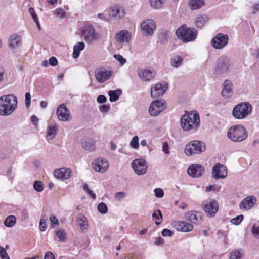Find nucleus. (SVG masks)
Segmentation results:
<instances>
[{
  "label": "nucleus",
  "mask_w": 259,
  "mask_h": 259,
  "mask_svg": "<svg viewBox=\"0 0 259 259\" xmlns=\"http://www.w3.org/2000/svg\"><path fill=\"white\" fill-rule=\"evenodd\" d=\"M22 43V37L17 34L14 33L10 35L9 39V45L11 48H17Z\"/></svg>",
  "instance_id": "obj_28"
},
{
  "label": "nucleus",
  "mask_w": 259,
  "mask_h": 259,
  "mask_svg": "<svg viewBox=\"0 0 259 259\" xmlns=\"http://www.w3.org/2000/svg\"><path fill=\"white\" fill-rule=\"evenodd\" d=\"M165 0H149L150 6L155 9H161Z\"/></svg>",
  "instance_id": "obj_39"
},
{
  "label": "nucleus",
  "mask_w": 259,
  "mask_h": 259,
  "mask_svg": "<svg viewBox=\"0 0 259 259\" xmlns=\"http://www.w3.org/2000/svg\"><path fill=\"white\" fill-rule=\"evenodd\" d=\"M47 229L46 220L44 219H41L39 222V229L41 231H44Z\"/></svg>",
  "instance_id": "obj_55"
},
{
  "label": "nucleus",
  "mask_w": 259,
  "mask_h": 259,
  "mask_svg": "<svg viewBox=\"0 0 259 259\" xmlns=\"http://www.w3.org/2000/svg\"><path fill=\"white\" fill-rule=\"evenodd\" d=\"M49 64L52 66H55L57 65L58 61L56 57L53 56L51 57L49 60Z\"/></svg>",
  "instance_id": "obj_59"
},
{
  "label": "nucleus",
  "mask_w": 259,
  "mask_h": 259,
  "mask_svg": "<svg viewBox=\"0 0 259 259\" xmlns=\"http://www.w3.org/2000/svg\"><path fill=\"white\" fill-rule=\"evenodd\" d=\"M176 34L180 40L188 42L195 40L197 31L194 28L188 27L184 24L177 29Z\"/></svg>",
  "instance_id": "obj_4"
},
{
  "label": "nucleus",
  "mask_w": 259,
  "mask_h": 259,
  "mask_svg": "<svg viewBox=\"0 0 259 259\" xmlns=\"http://www.w3.org/2000/svg\"><path fill=\"white\" fill-rule=\"evenodd\" d=\"M206 149L205 144L200 141L194 140L188 143L185 147V153L188 156L200 154Z\"/></svg>",
  "instance_id": "obj_7"
},
{
  "label": "nucleus",
  "mask_w": 259,
  "mask_h": 259,
  "mask_svg": "<svg viewBox=\"0 0 259 259\" xmlns=\"http://www.w3.org/2000/svg\"><path fill=\"white\" fill-rule=\"evenodd\" d=\"M229 41V37L227 34L218 33L211 40L212 46L216 49H222L226 47Z\"/></svg>",
  "instance_id": "obj_11"
},
{
  "label": "nucleus",
  "mask_w": 259,
  "mask_h": 259,
  "mask_svg": "<svg viewBox=\"0 0 259 259\" xmlns=\"http://www.w3.org/2000/svg\"><path fill=\"white\" fill-rule=\"evenodd\" d=\"M185 218L191 223L195 224H200L202 221L201 213L195 210H191L186 212Z\"/></svg>",
  "instance_id": "obj_20"
},
{
  "label": "nucleus",
  "mask_w": 259,
  "mask_h": 259,
  "mask_svg": "<svg viewBox=\"0 0 259 259\" xmlns=\"http://www.w3.org/2000/svg\"><path fill=\"white\" fill-rule=\"evenodd\" d=\"M174 234V233L172 231L168 229H164L162 231V235L164 236H172Z\"/></svg>",
  "instance_id": "obj_56"
},
{
  "label": "nucleus",
  "mask_w": 259,
  "mask_h": 259,
  "mask_svg": "<svg viewBox=\"0 0 259 259\" xmlns=\"http://www.w3.org/2000/svg\"><path fill=\"white\" fill-rule=\"evenodd\" d=\"M200 124V117L196 111L187 112L181 118V126L185 131H196Z\"/></svg>",
  "instance_id": "obj_1"
},
{
  "label": "nucleus",
  "mask_w": 259,
  "mask_h": 259,
  "mask_svg": "<svg viewBox=\"0 0 259 259\" xmlns=\"http://www.w3.org/2000/svg\"><path fill=\"white\" fill-rule=\"evenodd\" d=\"M114 58L119 61L121 65H123L126 62V59L124 58L121 55L115 54L114 55Z\"/></svg>",
  "instance_id": "obj_50"
},
{
  "label": "nucleus",
  "mask_w": 259,
  "mask_h": 259,
  "mask_svg": "<svg viewBox=\"0 0 259 259\" xmlns=\"http://www.w3.org/2000/svg\"><path fill=\"white\" fill-rule=\"evenodd\" d=\"M126 196V193L123 192H118L115 194V198L116 200L119 201L123 199Z\"/></svg>",
  "instance_id": "obj_54"
},
{
  "label": "nucleus",
  "mask_w": 259,
  "mask_h": 259,
  "mask_svg": "<svg viewBox=\"0 0 259 259\" xmlns=\"http://www.w3.org/2000/svg\"><path fill=\"white\" fill-rule=\"evenodd\" d=\"M44 259H55V257L52 253L47 252L45 255Z\"/></svg>",
  "instance_id": "obj_64"
},
{
  "label": "nucleus",
  "mask_w": 259,
  "mask_h": 259,
  "mask_svg": "<svg viewBox=\"0 0 259 259\" xmlns=\"http://www.w3.org/2000/svg\"><path fill=\"white\" fill-rule=\"evenodd\" d=\"M204 171V167L202 165L194 164L188 167L187 169V173L192 177L198 178L202 176Z\"/></svg>",
  "instance_id": "obj_19"
},
{
  "label": "nucleus",
  "mask_w": 259,
  "mask_h": 259,
  "mask_svg": "<svg viewBox=\"0 0 259 259\" xmlns=\"http://www.w3.org/2000/svg\"><path fill=\"white\" fill-rule=\"evenodd\" d=\"M154 192L155 193V195L156 197L158 198H161L164 195V192L162 189L161 188H156L154 190Z\"/></svg>",
  "instance_id": "obj_53"
},
{
  "label": "nucleus",
  "mask_w": 259,
  "mask_h": 259,
  "mask_svg": "<svg viewBox=\"0 0 259 259\" xmlns=\"http://www.w3.org/2000/svg\"><path fill=\"white\" fill-rule=\"evenodd\" d=\"M115 39L119 44L128 43L131 39V34L126 30H122L115 35Z\"/></svg>",
  "instance_id": "obj_24"
},
{
  "label": "nucleus",
  "mask_w": 259,
  "mask_h": 259,
  "mask_svg": "<svg viewBox=\"0 0 259 259\" xmlns=\"http://www.w3.org/2000/svg\"><path fill=\"white\" fill-rule=\"evenodd\" d=\"M92 168L96 172L104 173L109 168V163L104 158H98L93 161Z\"/></svg>",
  "instance_id": "obj_15"
},
{
  "label": "nucleus",
  "mask_w": 259,
  "mask_h": 259,
  "mask_svg": "<svg viewBox=\"0 0 259 259\" xmlns=\"http://www.w3.org/2000/svg\"><path fill=\"white\" fill-rule=\"evenodd\" d=\"M209 18L205 14H200L197 16L195 20V25L197 28H203L209 21Z\"/></svg>",
  "instance_id": "obj_27"
},
{
  "label": "nucleus",
  "mask_w": 259,
  "mask_h": 259,
  "mask_svg": "<svg viewBox=\"0 0 259 259\" xmlns=\"http://www.w3.org/2000/svg\"><path fill=\"white\" fill-rule=\"evenodd\" d=\"M110 110V106L107 105H102L99 107V110L102 113H107Z\"/></svg>",
  "instance_id": "obj_58"
},
{
  "label": "nucleus",
  "mask_w": 259,
  "mask_h": 259,
  "mask_svg": "<svg viewBox=\"0 0 259 259\" xmlns=\"http://www.w3.org/2000/svg\"><path fill=\"white\" fill-rule=\"evenodd\" d=\"M54 14L59 18L63 19L65 17L66 13L62 8H57L54 11Z\"/></svg>",
  "instance_id": "obj_44"
},
{
  "label": "nucleus",
  "mask_w": 259,
  "mask_h": 259,
  "mask_svg": "<svg viewBox=\"0 0 259 259\" xmlns=\"http://www.w3.org/2000/svg\"><path fill=\"white\" fill-rule=\"evenodd\" d=\"M162 151L165 154H169V146L167 142L163 143L162 145Z\"/></svg>",
  "instance_id": "obj_61"
},
{
  "label": "nucleus",
  "mask_w": 259,
  "mask_h": 259,
  "mask_svg": "<svg viewBox=\"0 0 259 259\" xmlns=\"http://www.w3.org/2000/svg\"><path fill=\"white\" fill-rule=\"evenodd\" d=\"M98 210L101 213L105 214L107 212V206L105 203H100L98 205Z\"/></svg>",
  "instance_id": "obj_46"
},
{
  "label": "nucleus",
  "mask_w": 259,
  "mask_h": 259,
  "mask_svg": "<svg viewBox=\"0 0 259 259\" xmlns=\"http://www.w3.org/2000/svg\"><path fill=\"white\" fill-rule=\"evenodd\" d=\"M204 211L210 217H213L219 210L218 203L214 199H209L204 201L202 204Z\"/></svg>",
  "instance_id": "obj_10"
},
{
  "label": "nucleus",
  "mask_w": 259,
  "mask_h": 259,
  "mask_svg": "<svg viewBox=\"0 0 259 259\" xmlns=\"http://www.w3.org/2000/svg\"><path fill=\"white\" fill-rule=\"evenodd\" d=\"M130 146L135 149H138L139 147V137L138 136H134L130 142Z\"/></svg>",
  "instance_id": "obj_43"
},
{
  "label": "nucleus",
  "mask_w": 259,
  "mask_h": 259,
  "mask_svg": "<svg viewBox=\"0 0 259 259\" xmlns=\"http://www.w3.org/2000/svg\"><path fill=\"white\" fill-rule=\"evenodd\" d=\"M81 35L88 43H91L100 38V35L96 32L95 28L91 25H87L82 28Z\"/></svg>",
  "instance_id": "obj_8"
},
{
  "label": "nucleus",
  "mask_w": 259,
  "mask_h": 259,
  "mask_svg": "<svg viewBox=\"0 0 259 259\" xmlns=\"http://www.w3.org/2000/svg\"><path fill=\"white\" fill-rule=\"evenodd\" d=\"M137 74L143 81H150L155 77L156 73L153 69L139 68L137 70Z\"/></svg>",
  "instance_id": "obj_18"
},
{
  "label": "nucleus",
  "mask_w": 259,
  "mask_h": 259,
  "mask_svg": "<svg viewBox=\"0 0 259 259\" xmlns=\"http://www.w3.org/2000/svg\"><path fill=\"white\" fill-rule=\"evenodd\" d=\"M204 5V0H190L189 2V6L192 10L200 9Z\"/></svg>",
  "instance_id": "obj_30"
},
{
  "label": "nucleus",
  "mask_w": 259,
  "mask_h": 259,
  "mask_svg": "<svg viewBox=\"0 0 259 259\" xmlns=\"http://www.w3.org/2000/svg\"><path fill=\"white\" fill-rule=\"evenodd\" d=\"M243 252L241 250H235L230 252V259H241Z\"/></svg>",
  "instance_id": "obj_40"
},
{
  "label": "nucleus",
  "mask_w": 259,
  "mask_h": 259,
  "mask_svg": "<svg viewBox=\"0 0 259 259\" xmlns=\"http://www.w3.org/2000/svg\"><path fill=\"white\" fill-rule=\"evenodd\" d=\"M56 114L58 119L63 122L69 121L72 119L70 111L64 104H62L58 107Z\"/></svg>",
  "instance_id": "obj_13"
},
{
  "label": "nucleus",
  "mask_w": 259,
  "mask_h": 259,
  "mask_svg": "<svg viewBox=\"0 0 259 259\" xmlns=\"http://www.w3.org/2000/svg\"><path fill=\"white\" fill-rule=\"evenodd\" d=\"M122 94V91L120 89L115 90H110L108 92L109 96V100L111 102H115L119 99V96Z\"/></svg>",
  "instance_id": "obj_32"
},
{
  "label": "nucleus",
  "mask_w": 259,
  "mask_h": 259,
  "mask_svg": "<svg viewBox=\"0 0 259 259\" xmlns=\"http://www.w3.org/2000/svg\"><path fill=\"white\" fill-rule=\"evenodd\" d=\"M85 48V44L83 42H78L73 47V57L77 58L79 57L80 52Z\"/></svg>",
  "instance_id": "obj_31"
},
{
  "label": "nucleus",
  "mask_w": 259,
  "mask_h": 259,
  "mask_svg": "<svg viewBox=\"0 0 259 259\" xmlns=\"http://www.w3.org/2000/svg\"><path fill=\"white\" fill-rule=\"evenodd\" d=\"M55 232L56 236L58 238L60 241L64 242L66 240V233L64 230L59 229L55 230Z\"/></svg>",
  "instance_id": "obj_38"
},
{
  "label": "nucleus",
  "mask_w": 259,
  "mask_h": 259,
  "mask_svg": "<svg viewBox=\"0 0 259 259\" xmlns=\"http://www.w3.org/2000/svg\"><path fill=\"white\" fill-rule=\"evenodd\" d=\"M256 201V198L253 196L246 197L240 202V208L245 210H249L253 207Z\"/></svg>",
  "instance_id": "obj_22"
},
{
  "label": "nucleus",
  "mask_w": 259,
  "mask_h": 259,
  "mask_svg": "<svg viewBox=\"0 0 259 259\" xmlns=\"http://www.w3.org/2000/svg\"><path fill=\"white\" fill-rule=\"evenodd\" d=\"M183 63V59L179 56H175L171 59L170 64L175 67L178 68L180 67Z\"/></svg>",
  "instance_id": "obj_36"
},
{
  "label": "nucleus",
  "mask_w": 259,
  "mask_h": 259,
  "mask_svg": "<svg viewBox=\"0 0 259 259\" xmlns=\"http://www.w3.org/2000/svg\"><path fill=\"white\" fill-rule=\"evenodd\" d=\"M33 187L35 191L37 192H41L44 190V185L40 181H36L33 184Z\"/></svg>",
  "instance_id": "obj_45"
},
{
  "label": "nucleus",
  "mask_w": 259,
  "mask_h": 259,
  "mask_svg": "<svg viewBox=\"0 0 259 259\" xmlns=\"http://www.w3.org/2000/svg\"><path fill=\"white\" fill-rule=\"evenodd\" d=\"M175 226L178 231L184 232H190L193 229L192 223L186 221H177L175 223Z\"/></svg>",
  "instance_id": "obj_25"
},
{
  "label": "nucleus",
  "mask_w": 259,
  "mask_h": 259,
  "mask_svg": "<svg viewBox=\"0 0 259 259\" xmlns=\"http://www.w3.org/2000/svg\"><path fill=\"white\" fill-rule=\"evenodd\" d=\"M72 171L70 169L62 167L54 170V177L58 179L66 180L69 179L71 176Z\"/></svg>",
  "instance_id": "obj_21"
},
{
  "label": "nucleus",
  "mask_w": 259,
  "mask_h": 259,
  "mask_svg": "<svg viewBox=\"0 0 259 259\" xmlns=\"http://www.w3.org/2000/svg\"><path fill=\"white\" fill-rule=\"evenodd\" d=\"M58 130V125L56 124L51 125L48 127L47 132V136L49 137L50 139L55 138Z\"/></svg>",
  "instance_id": "obj_33"
},
{
  "label": "nucleus",
  "mask_w": 259,
  "mask_h": 259,
  "mask_svg": "<svg viewBox=\"0 0 259 259\" xmlns=\"http://www.w3.org/2000/svg\"><path fill=\"white\" fill-rule=\"evenodd\" d=\"M251 231L253 235L259 236V226L254 225L252 227Z\"/></svg>",
  "instance_id": "obj_60"
},
{
  "label": "nucleus",
  "mask_w": 259,
  "mask_h": 259,
  "mask_svg": "<svg viewBox=\"0 0 259 259\" xmlns=\"http://www.w3.org/2000/svg\"><path fill=\"white\" fill-rule=\"evenodd\" d=\"M141 29L144 35L151 36L156 29V23L152 19H147L141 24Z\"/></svg>",
  "instance_id": "obj_16"
},
{
  "label": "nucleus",
  "mask_w": 259,
  "mask_h": 259,
  "mask_svg": "<svg viewBox=\"0 0 259 259\" xmlns=\"http://www.w3.org/2000/svg\"><path fill=\"white\" fill-rule=\"evenodd\" d=\"M25 103L26 106L29 108L31 104V95L30 93L27 92L25 94Z\"/></svg>",
  "instance_id": "obj_51"
},
{
  "label": "nucleus",
  "mask_w": 259,
  "mask_h": 259,
  "mask_svg": "<svg viewBox=\"0 0 259 259\" xmlns=\"http://www.w3.org/2000/svg\"><path fill=\"white\" fill-rule=\"evenodd\" d=\"M212 176L216 180L225 178L227 176L226 167L222 164H216L212 168Z\"/></svg>",
  "instance_id": "obj_17"
},
{
  "label": "nucleus",
  "mask_w": 259,
  "mask_h": 259,
  "mask_svg": "<svg viewBox=\"0 0 259 259\" xmlns=\"http://www.w3.org/2000/svg\"><path fill=\"white\" fill-rule=\"evenodd\" d=\"M251 105L248 102H243L236 105L232 110L233 116L237 119H243L251 114Z\"/></svg>",
  "instance_id": "obj_6"
},
{
  "label": "nucleus",
  "mask_w": 259,
  "mask_h": 259,
  "mask_svg": "<svg viewBox=\"0 0 259 259\" xmlns=\"http://www.w3.org/2000/svg\"><path fill=\"white\" fill-rule=\"evenodd\" d=\"M223 97L228 98L233 94V84L231 82H224L221 92Z\"/></svg>",
  "instance_id": "obj_29"
},
{
  "label": "nucleus",
  "mask_w": 259,
  "mask_h": 259,
  "mask_svg": "<svg viewBox=\"0 0 259 259\" xmlns=\"http://www.w3.org/2000/svg\"><path fill=\"white\" fill-rule=\"evenodd\" d=\"M232 67V63L230 58L226 55H223L217 60L214 71L217 74L223 75L230 72Z\"/></svg>",
  "instance_id": "obj_5"
},
{
  "label": "nucleus",
  "mask_w": 259,
  "mask_h": 259,
  "mask_svg": "<svg viewBox=\"0 0 259 259\" xmlns=\"http://www.w3.org/2000/svg\"><path fill=\"white\" fill-rule=\"evenodd\" d=\"M169 31L167 30H162L159 36L160 41L163 44L166 42L169 39Z\"/></svg>",
  "instance_id": "obj_42"
},
{
  "label": "nucleus",
  "mask_w": 259,
  "mask_h": 259,
  "mask_svg": "<svg viewBox=\"0 0 259 259\" xmlns=\"http://www.w3.org/2000/svg\"><path fill=\"white\" fill-rule=\"evenodd\" d=\"M77 219L80 229L82 230L88 229L89 224L87 218L82 214H80L78 215Z\"/></svg>",
  "instance_id": "obj_34"
},
{
  "label": "nucleus",
  "mask_w": 259,
  "mask_h": 259,
  "mask_svg": "<svg viewBox=\"0 0 259 259\" xmlns=\"http://www.w3.org/2000/svg\"><path fill=\"white\" fill-rule=\"evenodd\" d=\"M167 108V103L164 100L153 101L150 104L149 112L151 116H157Z\"/></svg>",
  "instance_id": "obj_9"
},
{
  "label": "nucleus",
  "mask_w": 259,
  "mask_h": 259,
  "mask_svg": "<svg viewBox=\"0 0 259 259\" xmlns=\"http://www.w3.org/2000/svg\"><path fill=\"white\" fill-rule=\"evenodd\" d=\"M16 219L13 215L8 217L4 221V225L8 227H11L16 223Z\"/></svg>",
  "instance_id": "obj_41"
},
{
  "label": "nucleus",
  "mask_w": 259,
  "mask_h": 259,
  "mask_svg": "<svg viewBox=\"0 0 259 259\" xmlns=\"http://www.w3.org/2000/svg\"><path fill=\"white\" fill-rule=\"evenodd\" d=\"M109 15L111 17L120 19L124 17L125 12L122 7H112L109 10Z\"/></svg>",
  "instance_id": "obj_26"
},
{
  "label": "nucleus",
  "mask_w": 259,
  "mask_h": 259,
  "mask_svg": "<svg viewBox=\"0 0 259 259\" xmlns=\"http://www.w3.org/2000/svg\"><path fill=\"white\" fill-rule=\"evenodd\" d=\"M50 221L53 227H54L59 225V221L58 219L53 215H52L50 217Z\"/></svg>",
  "instance_id": "obj_52"
},
{
  "label": "nucleus",
  "mask_w": 259,
  "mask_h": 259,
  "mask_svg": "<svg viewBox=\"0 0 259 259\" xmlns=\"http://www.w3.org/2000/svg\"><path fill=\"white\" fill-rule=\"evenodd\" d=\"M112 71H108L104 68H100L96 72L95 76L97 81H106L113 75Z\"/></svg>",
  "instance_id": "obj_23"
},
{
  "label": "nucleus",
  "mask_w": 259,
  "mask_h": 259,
  "mask_svg": "<svg viewBox=\"0 0 259 259\" xmlns=\"http://www.w3.org/2000/svg\"><path fill=\"white\" fill-rule=\"evenodd\" d=\"M259 11V3H255L252 6V13L253 14H256Z\"/></svg>",
  "instance_id": "obj_63"
},
{
  "label": "nucleus",
  "mask_w": 259,
  "mask_h": 259,
  "mask_svg": "<svg viewBox=\"0 0 259 259\" xmlns=\"http://www.w3.org/2000/svg\"><path fill=\"white\" fill-rule=\"evenodd\" d=\"M17 107V99L13 94L3 95L0 97V115H11Z\"/></svg>",
  "instance_id": "obj_2"
},
{
  "label": "nucleus",
  "mask_w": 259,
  "mask_h": 259,
  "mask_svg": "<svg viewBox=\"0 0 259 259\" xmlns=\"http://www.w3.org/2000/svg\"><path fill=\"white\" fill-rule=\"evenodd\" d=\"M167 82H159L151 89V96L153 98H157L162 96L168 89Z\"/></svg>",
  "instance_id": "obj_14"
},
{
  "label": "nucleus",
  "mask_w": 259,
  "mask_h": 259,
  "mask_svg": "<svg viewBox=\"0 0 259 259\" xmlns=\"http://www.w3.org/2000/svg\"><path fill=\"white\" fill-rule=\"evenodd\" d=\"M97 101L99 103L103 104L107 101V98L104 95H100L97 97Z\"/></svg>",
  "instance_id": "obj_57"
},
{
  "label": "nucleus",
  "mask_w": 259,
  "mask_h": 259,
  "mask_svg": "<svg viewBox=\"0 0 259 259\" xmlns=\"http://www.w3.org/2000/svg\"><path fill=\"white\" fill-rule=\"evenodd\" d=\"M132 167L135 173L139 176L145 174L148 169L146 162L143 159H136L132 162Z\"/></svg>",
  "instance_id": "obj_12"
},
{
  "label": "nucleus",
  "mask_w": 259,
  "mask_h": 259,
  "mask_svg": "<svg viewBox=\"0 0 259 259\" xmlns=\"http://www.w3.org/2000/svg\"><path fill=\"white\" fill-rule=\"evenodd\" d=\"M82 147L85 150L92 152L95 150V143L92 140L85 141L82 143Z\"/></svg>",
  "instance_id": "obj_35"
},
{
  "label": "nucleus",
  "mask_w": 259,
  "mask_h": 259,
  "mask_svg": "<svg viewBox=\"0 0 259 259\" xmlns=\"http://www.w3.org/2000/svg\"><path fill=\"white\" fill-rule=\"evenodd\" d=\"M29 13L31 15V16H32L33 20H37V19L38 18H37V15L34 11V9L33 8H32V7L29 8Z\"/></svg>",
  "instance_id": "obj_62"
},
{
  "label": "nucleus",
  "mask_w": 259,
  "mask_h": 259,
  "mask_svg": "<svg viewBox=\"0 0 259 259\" xmlns=\"http://www.w3.org/2000/svg\"><path fill=\"white\" fill-rule=\"evenodd\" d=\"M243 215H238L234 218H233L231 220V222L233 224L237 225H239L241 222V221L243 220Z\"/></svg>",
  "instance_id": "obj_49"
},
{
  "label": "nucleus",
  "mask_w": 259,
  "mask_h": 259,
  "mask_svg": "<svg viewBox=\"0 0 259 259\" xmlns=\"http://www.w3.org/2000/svg\"><path fill=\"white\" fill-rule=\"evenodd\" d=\"M83 189L86 192V193L89 195H90L93 199H96V196L95 194L93 192V191L89 189L87 184H84L83 185Z\"/></svg>",
  "instance_id": "obj_47"
},
{
  "label": "nucleus",
  "mask_w": 259,
  "mask_h": 259,
  "mask_svg": "<svg viewBox=\"0 0 259 259\" xmlns=\"http://www.w3.org/2000/svg\"><path fill=\"white\" fill-rule=\"evenodd\" d=\"M152 218L156 225H160L162 221V215L160 210H155L152 214Z\"/></svg>",
  "instance_id": "obj_37"
},
{
  "label": "nucleus",
  "mask_w": 259,
  "mask_h": 259,
  "mask_svg": "<svg viewBox=\"0 0 259 259\" xmlns=\"http://www.w3.org/2000/svg\"><path fill=\"white\" fill-rule=\"evenodd\" d=\"M0 257L1 259H10L8 255L6 249L0 246Z\"/></svg>",
  "instance_id": "obj_48"
},
{
  "label": "nucleus",
  "mask_w": 259,
  "mask_h": 259,
  "mask_svg": "<svg viewBox=\"0 0 259 259\" xmlns=\"http://www.w3.org/2000/svg\"><path fill=\"white\" fill-rule=\"evenodd\" d=\"M247 136V131L242 125H233L227 131L228 138L234 142H241L244 141Z\"/></svg>",
  "instance_id": "obj_3"
}]
</instances>
